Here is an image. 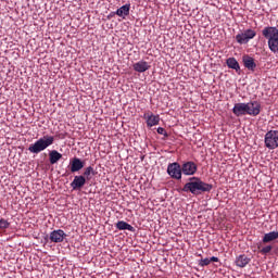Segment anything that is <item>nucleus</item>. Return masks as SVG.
Instances as JSON below:
<instances>
[{
	"mask_svg": "<svg viewBox=\"0 0 278 278\" xmlns=\"http://www.w3.org/2000/svg\"><path fill=\"white\" fill-rule=\"evenodd\" d=\"M212 185L207 182H203L200 178L193 177L191 181L187 182L182 192H191V194H201V192H211Z\"/></svg>",
	"mask_w": 278,
	"mask_h": 278,
	"instance_id": "f257e3e1",
	"label": "nucleus"
},
{
	"mask_svg": "<svg viewBox=\"0 0 278 278\" xmlns=\"http://www.w3.org/2000/svg\"><path fill=\"white\" fill-rule=\"evenodd\" d=\"M53 142H55V138L53 136H43L42 138H39L36 142L31 143L28 147V151L29 153L38 155V153H42V151L49 149V147H51Z\"/></svg>",
	"mask_w": 278,
	"mask_h": 278,
	"instance_id": "f03ea898",
	"label": "nucleus"
},
{
	"mask_svg": "<svg viewBox=\"0 0 278 278\" xmlns=\"http://www.w3.org/2000/svg\"><path fill=\"white\" fill-rule=\"evenodd\" d=\"M257 36V31L253 28H248L236 35L235 40L238 45H249L253 38Z\"/></svg>",
	"mask_w": 278,
	"mask_h": 278,
	"instance_id": "7ed1b4c3",
	"label": "nucleus"
},
{
	"mask_svg": "<svg viewBox=\"0 0 278 278\" xmlns=\"http://www.w3.org/2000/svg\"><path fill=\"white\" fill-rule=\"evenodd\" d=\"M265 147L267 149H277V147H278V130H269L265 134Z\"/></svg>",
	"mask_w": 278,
	"mask_h": 278,
	"instance_id": "20e7f679",
	"label": "nucleus"
},
{
	"mask_svg": "<svg viewBox=\"0 0 278 278\" xmlns=\"http://www.w3.org/2000/svg\"><path fill=\"white\" fill-rule=\"evenodd\" d=\"M262 36L267 42H273L278 38V28L275 26H266L262 29Z\"/></svg>",
	"mask_w": 278,
	"mask_h": 278,
	"instance_id": "39448f33",
	"label": "nucleus"
},
{
	"mask_svg": "<svg viewBox=\"0 0 278 278\" xmlns=\"http://www.w3.org/2000/svg\"><path fill=\"white\" fill-rule=\"evenodd\" d=\"M181 165H179V163L175 162V163H170L167 166V174L169 175V177H172V179H181Z\"/></svg>",
	"mask_w": 278,
	"mask_h": 278,
	"instance_id": "423d86ee",
	"label": "nucleus"
},
{
	"mask_svg": "<svg viewBox=\"0 0 278 278\" xmlns=\"http://www.w3.org/2000/svg\"><path fill=\"white\" fill-rule=\"evenodd\" d=\"M248 105V116H260V112H262V104L258 101H250L247 103Z\"/></svg>",
	"mask_w": 278,
	"mask_h": 278,
	"instance_id": "0eeeda50",
	"label": "nucleus"
},
{
	"mask_svg": "<svg viewBox=\"0 0 278 278\" xmlns=\"http://www.w3.org/2000/svg\"><path fill=\"white\" fill-rule=\"evenodd\" d=\"M84 166H86V162L81 161L79 157H73L70 160L71 173H79Z\"/></svg>",
	"mask_w": 278,
	"mask_h": 278,
	"instance_id": "6e6552de",
	"label": "nucleus"
},
{
	"mask_svg": "<svg viewBox=\"0 0 278 278\" xmlns=\"http://www.w3.org/2000/svg\"><path fill=\"white\" fill-rule=\"evenodd\" d=\"M180 168L182 170V175L187 176L194 175L198 170L197 164L192 161L185 162Z\"/></svg>",
	"mask_w": 278,
	"mask_h": 278,
	"instance_id": "1a4fd4ad",
	"label": "nucleus"
},
{
	"mask_svg": "<svg viewBox=\"0 0 278 278\" xmlns=\"http://www.w3.org/2000/svg\"><path fill=\"white\" fill-rule=\"evenodd\" d=\"M247 112H249V105L247 103H236L232 108V114L238 117L247 116Z\"/></svg>",
	"mask_w": 278,
	"mask_h": 278,
	"instance_id": "9d476101",
	"label": "nucleus"
},
{
	"mask_svg": "<svg viewBox=\"0 0 278 278\" xmlns=\"http://www.w3.org/2000/svg\"><path fill=\"white\" fill-rule=\"evenodd\" d=\"M143 118L147 121V127H155V125H160V115L147 112L143 114Z\"/></svg>",
	"mask_w": 278,
	"mask_h": 278,
	"instance_id": "9b49d317",
	"label": "nucleus"
},
{
	"mask_svg": "<svg viewBox=\"0 0 278 278\" xmlns=\"http://www.w3.org/2000/svg\"><path fill=\"white\" fill-rule=\"evenodd\" d=\"M243 66L248 68V71H252V73L255 72V68H257V63H255V59L249 54H244L242 56Z\"/></svg>",
	"mask_w": 278,
	"mask_h": 278,
	"instance_id": "f8f14e48",
	"label": "nucleus"
},
{
	"mask_svg": "<svg viewBox=\"0 0 278 278\" xmlns=\"http://www.w3.org/2000/svg\"><path fill=\"white\" fill-rule=\"evenodd\" d=\"M88 180L85 178V176L78 175L74 177V180L71 182V188L73 190H81L86 186V182Z\"/></svg>",
	"mask_w": 278,
	"mask_h": 278,
	"instance_id": "ddd939ff",
	"label": "nucleus"
},
{
	"mask_svg": "<svg viewBox=\"0 0 278 278\" xmlns=\"http://www.w3.org/2000/svg\"><path fill=\"white\" fill-rule=\"evenodd\" d=\"M64 238H66V232H64V230H62V229L53 230L50 233L51 242H55V243L64 242Z\"/></svg>",
	"mask_w": 278,
	"mask_h": 278,
	"instance_id": "4468645a",
	"label": "nucleus"
},
{
	"mask_svg": "<svg viewBox=\"0 0 278 278\" xmlns=\"http://www.w3.org/2000/svg\"><path fill=\"white\" fill-rule=\"evenodd\" d=\"M132 68L136 73H147L151 68V65L147 61H139L132 65Z\"/></svg>",
	"mask_w": 278,
	"mask_h": 278,
	"instance_id": "2eb2a0df",
	"label": "nucleus"
},
{
	"mask_svg": "<svg viewBox=\"0 0 278 278\" xmlns=\"http://www.w3.org/2000/svg\"><path fill=\"white\" fill-rule=\"evenodd\" d=\"M275 240H278V231H270L263 236L262 243L270 244V242H275Z\"/></svg>",
	"mask_w": 278,
	"mask_h": 278,
	"instance_id": "dca6fc26",
	"label": "nucleus"
},
{
	"mask_svg": "<svg viewBox=\"0 0 278 278\" xmlns=\"http://www.w3.org/2000/svg\"><path fill=\"white\" fill-rule=\"evenodd\" d=\"M129 10H131V4H125L116 10L115 14L116 16H119L122 18H125V16H129Z\"/></svg>",
	"mask_w": 278,
	"mask_h": 278,
	"instance_id": "f3484780",
	"label": "nucleus"
},
{
	"mask_svg": "<svg viewBox=\"0 0 278 278\" xmlns=\"http://www.w3.org/2000/svg\"><path fill=\"white\" fill-rule=\"evenodd\" d=\"M251 258L245 254H241L236 258V264L239 268H244L248 264H250Z\"/></svg>",
	"mask_w": 278,
	"mask_h": 278,
	"instance_id": "a211bd4d",
	"label": "nucleus"
},
{
	"mask_svg": "<svg viewBox=\"0 0 278 278\" xmlns=\"http://www.w3.org/2000/svg\"><path fill=\"white\" fill-rule=\"evenodd\" d=\"M115 227L119 231H125V230H127V231H135L134 226H131L130 224H128L127 222H124V220L117 222Z\"/></svg>",
	"mask_w": 278,
	"mask_h": 278,
	"instance_id": "6ab92c4d",
	"label": "nucleus"
},
{
	"mask_svg": "<svg viewBox=\"0 0 278 278\" xmlns=\"http://www.w3.org/2000/svg\"><path fill=\"white\" fill-rule=\"evenodd\" d=\"M62 159V153L58 152V150H52L49 152V162L50 164H58Z\"/></svg>",
	"mask_w": 278,
	"mask_h": 278,
	"instance_id": "aec40b11",
	"label": "nucleus"
},
{
	"mask_svg": "<svg viewBox=\"0 0 278 278\" xmlns=\"http://www.w3.org/2000/svg\"><path fill=\"white\" fill-rule=\"evenodd\" d=\"M226 64L228 68H232L233 71H236V73L240 72V63H238V60H236V58L227 59Z\"/></svg>",
	"mask_w": 278,
	"mask_h": 278,
	"instance_id": "412c9836",
	"label": "nucleus"
},
{
	"mask_svg": "<svg viewBox=\"0 0 278 278\" xmlns=\"http://www.w3.org/2000/svg\"><path fill=\"white\" fill-rule=\"evenodd\" d=\"M262 244H264L262 241L257 243L258 253H261V255H268L273 251V245L268 244L262 247Z\"/></svg>",
	"mask_w": 278,
	"mask_h": 278,
	"instance_id": "4be33fe9",
	"label": "nucleus"
},
{
	"mask_svg": "<svg viewBox=\"0 0 278 278\" xmlns=\"http://www.w3.org/2000/svg\"><path fill=\"white\" fill-rule=\"evenodd\" d=\"M90 175H96L94 167H92V166H88L85 168V170L83 173V177H85L87 181H90V179H92V177H90Z\"/></svg>",
	"mask_w": 278,
	"mask_h": 278,
	"instance_id": "5701e85b",
	"label": "nucleus"
},
{
	"mask_svg": "<svg viewBox=\"0 0 278 278\" xmlns=\"http://www.w3.org/2000/svg\"><path fill=\"white\" fill-rule=\"evenodd\" d=\"M267 45L271 53H278V38L273 41H267Z\"/></svg>",
	"mask_w": 278,
	"mask_h": 278,
	"instance_id": "b1692460",
	"label": "nucleus"
},
{
	"mask_svg": "<svg viewBox=\"0 0 278 278\" xmlns=\"http://www.w3.org/2000/svg\"><path fill=\"white\" fill-rule=\"evenodd\" d=\"M10 228V222L8 219L1 218L0 219V229H9Z\"/></svg>",
	"mask_w": 278,
	"mask_h": 278,
	"instance_id": "393cba45",
	"label": "nucleus"
},
{
	"mask_svg": "<svg viewBox=\"0 0 278 278\" xmlns=\"http://www.w3.org/2000/svg\"><path fill=\"white\" fill-rule=\"evenodd\" d=\"M211 262L210 258H201L199 261V266H201V268L205 267V266H210Z\"/></svg>",
	"mask_w": 278,
	"mask_h": 278,
	"instance_id": "a878e982",
	"label": "nucleus"
},
{
	"mask_svg": "<svg viewBox=\"0 0 278 278\" xmlns=\"http://www.w3.org/2000/svg\"><path fill=\"white\" fill-rule=\"evenodd\" d=\"M156 131L157 134H160V136H164L165 138H168V132H166V129H164L163 127H159Z\"/></svg>",
	"mask_w": 278,
	"mask_h": 278,
	"instance_id": "bb28decb",
	"label": "nucleus"
},
{
	"mask_svg": "<svg viewBox=\"0 0 278 278\" xmlns=\"http://www.w3.org/2000/svg\"><path fill=\"white\" fill-rule=\"evenodd\" d=\"M208 260H210L211 263H212V262H219L218 257H216V256H212V257L208 258Z\"/></svg>",
	"mask_w": 278,
	"mask_h": 278,
	"instance_id": "cd10ccee",
	"label": "nucleus"
}]
</instances>
